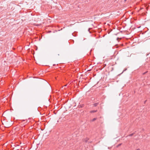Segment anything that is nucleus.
Returning <instances> with one entry per match:
<instances>
[{
	"label": "nucleus",
	"instance_id": "obj_10",
	"mask_svg": "<svg viewBox=\"0 0 150 150\" xmlns=\"http://www.w3.org/2000/svg\"><path fill=\"white\" fill-rule=\"evenodd\" d=\"M6 125V127H9L11 126V125Z\"/></svg>",
	"mask_w": 150,
	"mask_h": 150
},
{
	"label": "nucleus",
	"instance_id": "obj_13",
	"mask_svg": "<svg viewBox=\"0 0 150 150\" xmlns=\"http://www.w3.org/2000/svg\"><path fill=\"white\" fill-rule=\"evenodd\" d=\"M101 31H102V30L100 28L98 29V31L99 32H101Z\"/></svg>",
	"mask_w": 150,
	"mask_h": 150
},
{
	"label": "nucleus",
	"instance_id": "obj_12",
	"mask_svg": "<svg viewBox=\"0 0 150 150\" xmlns=\"http://www.w3.org/2000/svg\"><path fill=\"white\" fill-rule=\"evenodd\" d=\"M63 142V143H64V145H66V142Z\"/></svg>",
	"mask_w": 150,
	"mask_h": 150
},
{
	"label": "nucleus",
	"instance_id": "obj_8",
	"mask_svg": "<svg viewBox=\"0 0 150 150\" xmlns=\"http://www.w3.org/2000/svg\"><path fill=\"white\" fill-rule=\"evenodd\" d=\"M97 119V118H94L92 120V121L93 122Z\"/></svg>",
	"mask_w": 150,
	"mask_h": 150
},
{
	"label": "nucleus",
	"instance_id": "obj_19",
	"mask_svg": "<svg viewBox=\"0 0 150 150\" xmlns=\"http://www.w3.org/2000/svg\"><path fill=\"white\" fill-rule=\"evenodd\" d=\"M104 67L105 66H106V64H105L104 65Z\"/></svg>",
	"mask_w": 150,
	"mask_h": 150
},
{
	"label": "nucleus",
	"instance_id": "obj_23",
	"mask_svg": "<svg viewBox=\"0 0 150 150\" xmlns=\"http://www.w3.org/2000/svg\"><path fill=\"white\" fill-rule=\"evenodd\" d=\"M122 31H120V32H121V33H122Z\"/></svg>",
	"mask_w": 150,
	"mask_h": 150
},
{
	"label": "nucleus",
	"instance_id": "obj_16",
	"mask_svg": "<svg viewBox=\"0 0 150 150\" xmlns=\"http://www.w3.org/2000/svg\"><path fill=\"white\" fill-rule=\"evenodd\" d=\"M146 100H145V101H144V103H146Z\"/></svg>",
	"mask_w": 150,
	"mask_h": 150
},
{
	"label": "nucleus",
	"instance_id": "obj_21",
	"mask_svg": "<svg viewBox=\"0 0 150 150\" xmlns=\"http://www.w3.org/2000/svg\"><path fill=\"white\" fill-rule=\"evenodd\" d=\"M127 0H124L125 2L127 1Z\"/></svg>",
	"mask_w": 150,
	"mask_h": 150
},
{
	"label": "nucleus",
	"instance_id": "obj_2",
	"mask_svg": "<svg viewBox=\"0 0 150 150\" xmlns=\"http://www.w3.org/2000/svg\"><path fill=\"white\" fill-rule=\"evenodd\" d=\"M99 104L98 103H95L93 104V105L94 107H96Z\"/></svg>",
	"mask_w": 150,
	"mask_h": 150
},
{
	"label": "nucleus",
	"instance_id": "obj_18",
	"mask_svg": "<svg viewBox=\"0 0 150 150\" xmlns=\"http://www.w3.org/2000/svg\"><path fill=\"white\" fill-rule=\"evenodd\" d=\"M55 65V64H53V66H54Z\"/></svg>",
	"mask_w": 150,
	"mask_h": 150
},
{
	"label": "nucleus",
	"instance_id": "obj_11",
	"mask_svg": "<svg viewBox=\"0 0 150 150\" xmlns=\"http://www.w3.org/2000/svg\"><path fill=\"white\" fill-rule=\"evenodd\" d=\"M121 38H117V41H119V40H121Z\"/></svg>",
	"mask_w": 150,
	"mask_h": 150
},
{
	"label": "nucleus",
	"instance_id": "obj_14",
	"mask_svg": "<svg viewBox=\"0 0 150 150\" xmlns=\"http://www.w3.org/2000/svg\"><path fill=\"white\" fill-rule=\"evenodd\" d=\"M147 72H148V71H146V72H145L143 74V75H144V74H145Z\"/></svg>",
	"mask_w": 150,
	"mask_h": 150
},
{
	"label": "nucleus",
	"instance_id": "obj_25",
	"mask_svg": "<svg viewBox=\"0 0 150 150\" xmlns=\"http://www.w3.org/2000/svg\"><path fill=\"white\" fill-rule=\"evenodd\" d=\"M108 149H110V148L109 147H108Z\"/></svg>",
	"mask_w": 150,
	"mask_h": 150
},
{
	"label": "nucleus",
	"instance_id": "obj_7",
	"mask_svg": "<svg viewBox=\"0 0 150 150\" xmlns=\"http://www.w3.org/2000/svg\"><path fill=\"white\" fill-rule=\"evenodd\" d=\"M83 106H84V105H79L78 107H79V108H82V107H83Z\"/></svg>",
	"mask_w": 150,
	"mask_h": 150
},
{
	"label": "nucleus",
	"instance_id": "obj_22",
	"mask_svg": "<svg viewBox=\"0 0 150 150\" xmlns=\"http://www.w3.org/2000/svg\"><path fill=\"white\" fill-rule=\"evenodd\" d=\"M72 35H73L74 36H74V35H73V33H72Z\"/></svg>",
	"mask_w": 150,
	"mask_h": 150
},
{
	"label": "nucleus",
	"instance_id": "obj_9",
	"mask_svg": "<svg viewBox=\"0 0 150 150\" xmlns=\"http://www.w3.org/2000/svg\"><path fill=\"white\" fill-rule=\"evenodd\" d=\"M91 29V28H89L88 29V31L90 33H91V31H90V30Z\"/></svg>",
	"mask_w": 150,
	"mask_h": 150
},
{
	"label": "nucleus",
	"instance_id": "obj_24",
	"mask_svg": "<svg viewBox=\"0 0 150 150\" xmlns=\"http://www.w3.org/2000/svg\"><path fill=\"white\" fill-rule=\"evenodd\" d=\"M51 32V31H49V32Z\"/></svg>",
	"mask_w": 150,
	"mask_h": 150
},
{
	"label": "nucleus",
	"instance_id": "obj_6",
	"mask_svg": "<svg viewBox=\"0 0 150 150\" xmlns=\"http://www.w3.org/2000/svg\"><path fill=\"white\" fill-rule=\"evenodd\" d=\"M122 143H120L119 144H118V145H117L116 146V147H118L120 146L122 144Z\"/></svg>",
	"mask_w": 150,
	"mask_h": 150
},
{
	"label": "nucleus",
	"instance_id": "obj_3",
	"mask_svg": "<svg viewBox=\"0 0 150 150\" xmlns=\"http://www.w3.org/2000/svg\"><path fill=\"white\" fill-rule=\"evenodd\" d=\"M97 111V110H91L90 112L91 113H94V112H96Z\"/></svg>",
	"mask_w": 150,
	"mask_h": 150
},
{
	"label": "nucleus",
	"instance_id": "obj_1",
	"mask_svg": "<svg viewBox=\"0 0 150 150\" xmlns=\"http://www.w3.org/2000/svg\"><path fill=\"white\" fill-rule=\"evenodd\" d=\"M127 70V68H126L122 72V73L119 74L118 75V76H120V75H121L125 71H126V70Z\"/></svg>",
	"mask_w": 150,
	"mask_h": 150
},
{
	"label": "nucleus",
	"instance_id": "obj_5",
	"mask_svg": "<svg viewBox=\"0 0 150 150\" xmlns=\"http://www.w3.org/2000/svg\"><path fill=\"white\" fill-rule=\"evenodd\" d=\"M135 134V133H133L132 134H130L128 135V136H132L134 134Z\"/></svg>",
	"mask_w": 150,
	"mask_h": 150
},
{
	"label": "nucleus",
	"instance_id": "obj_20",
	"mask_svg": "<svg viewBox=\"0 0 150 150\" xmlns=\"http://www.w3.org/2000/svg\"><path fill=\"white\" fill-rule=\"evenodd\" d=\"M104 67L105 66H106V64H105L104 65Z\"/></svg>",
	"mask_w": 150,
	"mask_h": 150
},
{
	"label": "nucleus",
	"instance_id": "obj_17",
	"mask_svg": "<svg viewBox=\"0 0 150 150\" xmlns=\"http://www.w3.org/2000/svg\"><path fill=\"white\" fill-rule=\"evenodd\" d=\"M33 53H32L33 54H34V51L33 50Z\"/></svg>",
	"mask_w": 150,
	"mask_h": 150
},
{
	"label": "nucleus",
	"instance_id": "obj_15",
	"mask_svg": "<svg viewBox=\"0 0 150 150\" xmlns=\"http://www.w3.org/2000/svg\"><path fill=\"white\" fill-rule=\"evenodd\" d=\"M36 48L35 49V50H37V49H38V47H37V46H36Z\"/></svg>",
	"mask_w": 150,
	"mask_h": 150
},
{
	"label": "nucleus",
	"instance_id": "obj_4",
	"mask_svg": "<svg viewBox=\"0 0 150 150\" xmlns=\"http://www.w3.org/2000/svg\"><path fill=\"white\" fill-rule=\"evenodd\" d=\"M89 139H84V141L85 142V143H87L88 141V140Z\"/></svg>",
	"mask_w": 150,
	"mask_h": 150
}]
</instances>
